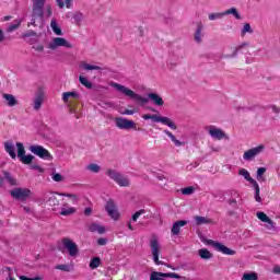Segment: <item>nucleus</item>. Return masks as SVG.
I'll list each match as a JSON object with an SVG mask.
<instances>
[{
    "label": "nucleus",
    "mask_w": 280,
    "mask_h": 280,
    "mask_svg": "<svg viewBox=\"0 0 280 280\" xmlns=\"http://www.w3.org/2000/svg\"><path fill=\"white\" fill-rule=\"evenodd\" d=\"M110 86H113V89H116V91H118L119 93H122V95H126V97H130V100H133V102H136L138 106H145V104H148L150 101L155 106H163L165 104L163 97H161V95H159L158 93H148L147 97H144L136 93L135 91L126 88L125 85L116 82H112Z\"/></svg>",
    "instance_id": "f257e3e1"
},
{
    "label": "nucleus",
    "mask_w": 280,
    "mask_h": 280,
    "mask_svg": "<svg viewBox=\"0 0 280 280\" xmlns=\"http://www.w3.org/2000/svg\"><path fill=\"white\" fill-rule=\"evenodd\" d=\"M47 0H32V20L30 25L36 27V21L43 23V19L45 16V3Z\"/></svg>",
    "instance_id": "f03ea898"
},
{
    "label": "nucleus",
    "mask_w": 280,
    "mask_h": 280,
    "mask_svg": "<svg viewBox=\"0 0 280 280\" xmlns=\"http://www.w3.org/2000/svg\"><path fill=\"white\" fill-rule=\"evenodd\" d=\"M142 119H144L145 121H148V119H151L155 124H163L164 126H168V128H171V130L178 129V126H176V124H174V121H172V119H170L168 117H165V116L144 114V115H142Z\"/></svg>",
    "instance_id": "7ed1b4c3"
},
{
    "label": "nucleus",
    "mask_w": 280,
    "mask_h": 280,
    "mask_svg": "<svg viewBox=\"0 0 280 280\" xmlns=\"http://www.w3.org/2000/svg\"><path fill=\"white\" fill-rule=\"evenodd\" d=\"M106 175L112 178V180H115L119 187H130V180L122 176L119 172L115 170H108Z\"/></svg>",
    "instance_id": "20e7f679"
},
{
    "label": "nucleus",
    "mask_w": 280,
    "mask_h": 280,
    "mask_svg": "<svg viewBox=\"0 0 280 280\" xmlns=\"http://www.w3.org/2000/svg\"><path fill=\"white\" fill-rule=\"evenodd\" d=\"M30 151L32 154H35V156H39V159H44L45 161H51L54 159L51 153L43 145H31Z\"/></svg>",
    "instance_id": "39448f33"
},
{
    "label": "nucleus",
    "mask_w": 280,
    "mask_h": 280,
    "mask_svg": "<svg viewBox=\"0 0 280 280\" xmlns=\"http://www.w3.org/2000/svg\"><path fill=\"white\" fill-rule=\"evenodd\" d=\"M15 145L18 149V158L20 159L21 163H24V165H31L32 161H34V155H25V145H23L22 142H16Z\"/></svg>",
    "instance_id": "423d86ee"
},
{
    "label": "nucleus",
    "mask_w": 280,
    "mask_h": 280,
    "mask_svg": "<svg viewBox=\"0 0 280 280\" xmlns=\"http://www.w3.org/2000/svg\"><path fill=\"white\" fill-rule=\"evenodd\" d=\"M115 126L116 128H119V130H132L137 128V124H135V121L125 117H116Z\"/></svg>",
    "instance_id": "0eeeda50"
},
{
    "label": "nucleus",
    "mask_w": 280,
    "mask_h": 280,
    "mask_svg": "<svg viewBox=\"0 0 280 280\" xmlns=\"http://www.w3.org/2000/svg\"><path fill=\"white\" fill-rule=\"evenodd\" d=\"M264 150H266V147L264 144L252 148L244 152L243 159H244V161H253V160H255V158L259 156V154H261V152H264Z\"/></svg>",
    "instance_id": "6e6552de"
},
{
    "label": "nucleus",
    "mask_w": 280,
    "mask_h": 280,
    "mask_svg": "<svg viewBox=\"0 0 280 280\" xmlns=\"http://www.w3.org/2000/svg\"><path fill=\"white\" fill-rule=\"evenodd\" d=\"M150 247L154 264H156V266H163V261L159 260V253H161V244H159V240L151 238Z\"/></svg>",
    "instance_id": "1a4fd4ad"
},
{
    "label": "nucleus",
    "mask_w": 280,
    "mask_h": 280,
    "mask_svg": "<svg viewBox=\"0 0 280 280\" xmlns=\"http://www.w3.org/2000/svg\"><path fill=\"white\" fill-rule=\"evenodd\" d=\"M10 194L15 200H27V198H30V196L32 195V190L19 187L11 190Z\"/></svg>",
    "instance_id": "9d476101"
},
{
    "label": "nucleus",
    "mask_w": 280,
    "mask_h": 280,
    "mask_svg": "<svg viewBox=\"0 0 280 280\" xmlns=\"http://www.w3.org/2000/svg\"><path fill=\"white\" fill-rule=\"evenodd\" d=\"M57 47H67V49H71L73 45L69 43V40L65 39V37H55L48 45V49L56 50Z\"/></svg>",
    "instance_id": "9b49d317"
},
{
    "label": "nucleus",
    "mask_w": 280,
    "mask_h": 280,
    "mask_svg": "<svg viewBox=\"0 0 280 280\" xmlns=\"http://www.w3.org/2000/svg\"><path fill=\"white\" fill-rule=\"evenodd\" d=\"M62 244L66 249H68V254L70 257H78V244L75 242L71 241L69 237L62 238Z\"/></svg>",
    "instance_id": "f8f14e48"
},
{
    "label": "nucleus",
    "mask_w": 280,
    "mask_h": 280,
    "mask_svg": "<svg viewBox=\"0 0 280 280\" xmlns=\"http://www.w3.org/2000/svg\"><path fill=\"white\" fill-rule=\"evenodd\" d=\"M208 244H210L211 246H213V248H215V250H218V253H222L223 255H235V250L226 247L224 244L215 242V241H208Z\"/></svg>",
    "instance_id": "ddd939ff"
},
{
    "label": "nucleus",
    "mask_w": 280,
    "mask_h": 280,
    "mask_svg": "<svg viewBox=\"0 0 280 280\" xmlns=\"http://www.w3.org/2000/svg\"><path fill=\"white\" fill-rule=\"evenodd\" d=\"M2 174H3V177H1L0 175V187H4L5 180L8 184L11 185V187H16V185H19V182H16V178L12 176V173L8 171H2Z\"/></svg>",
    "instance_id": "4468645a"
},
{
    "label": "nucleus",
    "mask_w": 280,
    "mask_h": 280,
    "mask_svg": "<svg viewBox=\"0 0 280 280\" xmlns=\"http://www.w3.org/2000/svg\"><path fill=\"white\" fill-rule=\"evenodd\" d=\"M105 211H107L112 220H119V211H117V206L115 205V201H113V199H109L106 202Z\"/></svg>",
    "instance_id": "2eb2a0df"
},
{
    "label": "nucleus",
    "mask_w": 280,
    "mask_h": 280,
    "mask_svg": "<svg viewBox=\"0 0 280 280\" xmlns=\"http://www.w3.org/2000/svg\"><path fill=\"white\" fill-rule=\"evenodd\" d=\"M208 132H209L210 137L212 139H217V141H222V139H224V137H226V135L223 132V130L220 128H217L215 126H210Z\"/></svg>",
    "instance_id": "dca6fc26"
},
{
    "label": "nucleus",
    "mask_w": 280,
    "mask_h": 280,
    "mask_svg": "<svg viewBox=\"0 0 280 280\" xmlns=\"http://www.w3.org/2000/svg\"><path fill=\"white\" fill-rule=\"evenodd\" d=\"M45 199H46V205H48L49 207H52V211H56V207L60 205V201L56 197V192L46 194Z\"/></svg>",
    "instance_id": "f3484780"
},
{
    "label": "nucleus",
    "mask_w": 280,
    "mask_h": 280,
    "mask_svg": "<svg viewBox=\"0 0 280 280\" xmlns=\"http://www.w3.org/2000/svg\"><path fill=\"white\" fill-rule=\"evenodd\" d=\"M2 97H3V100H5L7 106H9L11 108L14 106H18V104H19V101L12 94H3Z\"/></svg>",
    "instance_id": "a211bd4d"
},
{
    "label": "nucleus",
    "mask_w": 280,
    "mask_h": 280,
    "mask_svg": "<svg viewBox=\"0 0 280 280\" xmlns=\"http://www.w3.org/2000/svg\"><path fill=\"white\" fill-rule=\"evenodd\" d=\"M187 221L180 220L173 224V228L171 230L172 235H179L180 234V228L186 226Z\"/></svg>",
    "instance_id": "6ab92c4d"
},
{
    "label": "nucleus",
    "mask_w": 280,
    "mask_h": 280,
    "mask_svg": "<svg viewBox=\"0 0 280 280\" xmlns=\"http://www.w3.org/2000/svg\"><path fill=\"white\" fill-rule=\"evenodd\" d=\"M89 231H91V233H98L100 235H104V233H106V228L98 223H92L89 228Z\"/></svg>",
    "instance_id": "aec40b11"
},
{
    "label": "nucleus",
    "mask_w": 280,
    "mask_h": 280,
    "mask_svg": "<svg viewBox=\"0 0 280 280\" xmlns=\"http://www.w3.org/2000/svg\"><path fill=\"white\" fill-rule=\"evenodd\" d=\"M21 23H23V19H16L12 23L8 24V34H12V32L19 30V27H21Z\"/></svg>",
    "instance_id": "412c9836"
},
{
    "label": "nucleus",
    "mask_w": 280,
    "mask_h": 280,
    "mask_svg": "<svg viewBox=\"0 0 280 280\" xmlns=\"http://www.w3.org/2000/svg\"><path fill=\"white\" fill-rule=\"evenodd\" d=\"M163 132L164 135L170 137L171 141L174 143L176 148H182V145H185V142L176 139V136H174V133H172L170 130L165 129Z\"/></svg>",
    "instance_id": "4be33fe9"
},
{
    "label": "nucleus",
    "mask_w": 280,
    "mask_h": 280,
    "mask_svg": "<svg viewBox=\"0 0 280 280\" xmlns=\"http://www.w3.org/2000/svg\"><path fill=\"white\" fill-rule=\"evenodd\" d=\"M244 47H248V43L244 42L243 44L234 48V51L232 55H222L221 58H237V54H240V51H242Z\"/></svg>",
    "instance_id": "5701e85b"
},
{
    "label": "nucleus",
    "mask_w": 280,
    "mask_h": 280,
    "mask_svg": "<svg viewBox=\"0 0 280 280\" xmlns=\"http://www.w3.org/2000/svg\"><path fill=\"white\" fill-rule=\"evenodd\" d=\"M5 153L11 156V159H16V151L12 142H4Z\"/></svg>",
    "instance_id": "b1692460"
},
{
    "label": "nucleus",
    "mask_w": 280,
    "mask_h": 280,
    "mask_svg": "<svg viewBox=\"0 0 280 280\" xmlns=\"http://www.w3.org/2000/svg\"><path fill=\"white\" fill-rule=\"evenodd\" d=\"M238 176H243L245 178V180H247V183H250L252 185L257 183V180H255V179H253V177H250V173L246 168H241L238 171Z\"/></svg>",
    "instance_id": "393cba45"
},
{
    "label": "nucleus",
    "mask_w": 280,
    "mask_h": 280,
    "mask_svg": "<svg viewBox=\"0 0 280 280\" xmlns=\"http://www.w3.org/2000/svg\"><path fill=\"white\" fill-rule=\"evenodd\" d=\"M229 14H233L236 21H242V15L235 7H232L223 12V16H229Z\"/></svg>",
    "instance_id": "a878e982"
},
{
    "label": "nucleus",
    "mask_w": 280,
    "mask_h": 280,
    "mask_svg": "<svg viewBox=\"0 0 280 280\" xmlns=\"http://www.w3.org/2000/svg\"><path fill=\"white\" fill-rule=\"evenodd\" d=\"M50 27H51L54 34H56V36H62V28H60V26H58V22L56 21V19L51 20Z\"/></svg>",
    "instance_id": "bb28decb"
},
{
    "label": "nucleus",
    "mask_w": 280,
    "mask_h": 280,
    "mask_svg": "<svg viewBox=\"0 0 280 280\" xmlns=\"http://www.w3.org/2000/svg\"><path fill=\"white\" fill-rule=\"evenodd\" d=\"M82 69H84L85 71H104V69H106V68H102L100 66H93V65L83 62Z\"/></svg>",
    "instance_id": "cd10ccee"
},
{
    "label": "nucleus",
    "mask_w": 280,
    "mask_h": 280,
    "mask_svg": "<svg viewBox=\"0 0 280 280\" xmlns=\"http://www.w3.org/2000/svg\"><path fill=\"white\" fill-rule=\"evenodd\" d=\"M268 168L266 167H259L256 173V178L259 183H266V177H264V174H266Z\"/></svg>",
    "instance_id": "c85d7f7f"
},
{
    "label": "nucleus",
    "mask_w": 280,
    "mask_h": 280,
    "mask_svg": "<svg viewBox=\"0 0 280 280\" xmlns=\"http://www.w3.org/2000/svg\"><path fill=\"white\" fill-rule=\"evenodd\" d=\"M202 30H203V26H202V24H198V26H197V30H196V32H195V40L198 43V44H200V43H202Z\"/></svg>",
    "instance_id": "c756f323"
},
{
    "label": "nucleus",
    "mask_w": 280,
    "mask_h": 280,
    "mask_svg": "<svg viewBox=\"0 0 280 280\" xmlns=\"http://www.w3.org/2000/svg\"><path fill=\"white\" fill-rule=\"evenodd\" d=\"M43 106V94H37L34 98V110H40Z\"/></svg>",
    "instance_id": "7c9ffc66"
},
{
    "label": "nucleus",
    "mask_w": 280,
    "mask_h": 280,
    "mask_svg": "<svg viewBox=\"0 0 280 280\" xmlns=\"http://www.w3.org/2000/svg\"><path fill=\"white\" fill-rule=\"evenodd\" d=\"M69 97H73L74 100L80 97V94L77 92H65L62 94V101L65 102V104H67V102H69Z\"/></svg>",
    "instance_id": "2f4dec72"
},
{
    "label": "nucleus",
    "mask_w": 280,
    "mask_h": 280,
    "mask_svg": "<svg viewBox=\"0 0 280 280\" xmlns=\"http://www.w3.org/2000/svg\"><path fill=\"white\" fill-rule=\"evenodd\" d=\"M199 257H201V259H211L213 257V254H211V252H209V249L207 248H201L199 249Z\"/></svg>",
    "instance_id": "473e14b6"
},
{
    "label": "nucleus",
    "mask_w": 280,
    "mask_h": 280,
    "mask_svg": "<svg viewBox=\"0 0 280 280\" xmlns=\"http://www.w3.org/2000/svg\"><path fill=\"white\" fill-rule=\"evenodd\" d=\"M79 82L82 84V86H85V89H93V83L91 81L86 80V77L80 75Z\"/></svg>",
    "instance_id": "72a5a7b5"
},
{
    "label": "nucleus",
    "mask_w": 280,
    "mask_h": 280,
    "mask_svg": "<svg viewBox=\"0 0 280 280\" xmlns=\"http://www.w3.org/2000/svg\"><path fill=\"white\" fill-rule=\"evenodd\" d=\"M195 221L198 226L202 224H211V219H207L206 217H195Z\"/></svg>",
    "instance_id": "f704fd0d"
},
{
    "label": "nucleus",
    "mask_w": 280,
    "mask_h": 280,
    "mask_svg": "<svg viewBox=\"0 0 280 280\" xmlns=\"http://www.w3.org/2000/svg\"><path fill=\"white\" fill-rule=\"evenodd\" d=\"M73 21L75 25H82V21H84V14H82V12L74 13Z\"/></svg>",
    "instance_id": "c9c22d12"
},
{
    "label": "nucleus",
    "mask_w": 280,
    "mask_h": 280,
    "mask_svg": "<svg viewBox=\"0 0 280 280\" xmlns=\"http://www.w3.org/2000/svg\"><path fill=\"white\" fill-rule=\"evenodd\" d=\"M150 280H165V273L153 271L151 272Z\"/></svg>",
    "instance_id": "e433bc0d"
},
{
    "label": "nucleus",
    "mask_w": 280,
    "mask_h": 280,
    "mask_svg": "<svg viewBox=\"0 0 280 280\" xmlns=\"http://www.w3.org/2000/svg\"><path fill=\"white\" fill-rule=\"evenodd\" d=\"M100 264H102V259L100 257H94L90 261V268L95 270V268H100Z\"/></svg>",
    "instance_id": "4c0bfd02"
},
{
    "label": "nucleus",
    "mask_w": 280,
    "mask_h": 280,
    "mask_svg": "<svg viewBox=\"0 0 280 280\" xmlns=\"http://www.w3.org/2000/svg\"><path fill=\"white\" fill-rule=\"evenodd\" d=\"M253 187L255 189L254 198H255L256 202H261V196H259V184H257V182H256L253 184Z\"/></svg>",
    "instance_id": "58836bf2"
},
{
    "label": "nucleus",
    "mask_w": 280,
    "mask_h": 280,
    "mask_svg": "<svg viewBox=\"0 0 280 280\" xmlns=\"http://www.w3.org/2000/svg\"><path fill=\"white\" fill-rule=\"evenodd\" d=\"M58 196H63L65 198H71L73 205H75L79 200L78 195H73V194L59 192Z\"/></svg>",
    "instance_id": "ea45409f"
},
{
    "label": "nucleus",
    "mask_w": 280,
    "mask_h": 280,
    "mask_svg": "<svg viewBox=\"0 0 280 280\" xmlns=\"http://www.w3.org/2000/svg\"><path fill=\"white\" fill-rule=\"evenodd\" d=\"M51 179H52L55 183H62V180H65V177H63L62 174H60V173L52 172V173H51Z\"/></svg>",
    "instance_id": "a19ab883"
},
{
    "label": "nucleus",
    "mask_w": 280,
    "mask_h": 280,
    "mask_svg": "<svg viewBox=\"0 0 280 280\" xmlns=\"http://www.w3.org/2000/svg\"><path fill=\"white\" fill-rule=\"evenodd\" d=\"M75 208H68V209H65L62 208L61 211H60V215H73V213H75Z\"/></svg>",
    "instance_id": "79ce46f5"
},
{
    "label": "nucleus",
    "mask_w": 280,
    "mask_h": 280,
    "mask_svg": "<svg viewBox=\"0 0 280 280\" xmlns=\"http://www.w3.org/2000/svg\"><path fill=\"white\" fill-rule=\"evenodd\" d=\"M86 170H89L90 172H93V174H97L100 173L101 167L97 164L92 163L86 166Z\"/></svg>",
    "instance_id": "37998d69"
},
{
    "label": "nucleus",
    "mask_w": 280,
    "mask_h": 280,
    "mask_svg": "<svg viewBox=\"0 0 280 280\" xmlns=\"http://www.w3.org/2000/svg\"><path fill=\"white\" fill-rule=\"evenodd\" d=\"M256 215H257L258 220H260V222H269V220H270L268 214L265 212H257Z\"/></svg>",
    "instance_id": "c03bdc74"
},
{
    "label": "nucleus",
    "mask_w": 280,
    "mask_h": 280,
    "mask_svg": "<svg viewBox=\"0 0 280 280\" xmlns=\"http://www.w3.org/2000/svg\"><path fill=\"white\" fill-rule=\"evenodd\" d=\"M194 191H196V188H194V186H188V187L182 189V194L184 196H191V194H194Z\"/></svg>",
    "instance_id": "a18cd8bd"
},
{
    "label": "nucleus",
    "mask_w": 280,
    "mask_h": 280,
    "mask_svg": "<svg viewBox=\"0 0 280 280\" xmlns=\"http://www.w3.org/2000/svg\"><path fill=\"white\" fill-rule=\"evenodd\" d=\"M224 16V12L221 13H210L208 15L209 21H215L218 19H222Z\"/></svg>",
    "instance_id": "49530a36"
},
{
    "label": "nucleus",
    "mask_w": 280,
    "mask_h": 280,
    "mask_svg": "<svg viewBox=\"0 0 280 280\" xmlns=\"http://www.w3.org/2000/svg\"><path fill=\"white\" fill-rule=\"evenodd\" d=\"M258 277L255 272L244 273L242 280H257Z\"/></svg>",
    "instance_id": "de8ad7c7"
},
{
    "label": "nucleus",
    "mask_w": 280,
    "mask_h": 280,
    "mask_svg": "<svg viewBox=\"0 0 280 280\" xmlns=\"http://www.w3.org/2000/svg\"><path fill=\"white\" fill-rule=\"evenodd\" d=\"M244 34H253V27H250L249 23H245L242 30V36H244Z\"/></svg>",
    "instance_id": "09e8293b"
},
{
    "label": "nucleus",
    "mask_w": 280,
    "mask_h": 280,
    "mask_svg": "<svg viewBox=\"0 0 280 280\" xmlns=\"http://www.w3.org/2000/svg\"><path fill=\"white\" fill-rule=\"evenodd\" d=\"M56 270H62V272H71V266L69 265H57Z\"/></svg>",
    "instance_id": "8fccbe9b"
},
{
    "label": "nucleus",
    "mask_w": 280,
    "mask_h": 280,
    "mask_svg": "<svg viewBox=\"0 0 280 280\" xmlns=\"http://www.w3.org/2000/svg\"><path fill=\"white\" fill-rule=\"evenodd\" d=\"M143 213H145V210H144V209H141V210L137 211V212L131 217L132 222H137V220H139V217L143 215Z\"/></svg>",
    "instance_id": "3c124183"
},
{
    "label": "nucleus",
    "mask_w": 280,
    "mask_h": 280,
    "mask_svg": "<svg viewBox=\"0 0 280 280\" xmlns=\"http://www.w3.org/2000/svg\"><path fill=\"white\" fill-rule=\"evenodd\" d=\"M265 228L268 230V231H275V222L269 219V221H265Z\"/></svg>",
    "instance_id": "603ef678"
},
{
    "label": "nucleus",
    "mask_w": 280,
    "mask_h": 280,
    "mask_svg": "<svg viewBox=\"0 0 280 280\" xmlns=\"http://www.w3.org/2000/svg\"><path fill=\"white\" fill-rule=\"evenodd\" d=\"M165 279H180V276L178 273L168 272L164 275Z\"/></svg>",
    "instance_id": "864d4df0"
},
{
    "label": "nucleus",
    "mask_w": 280,
    "mask_h": 280,
    "mask_svg": "<svg viewBox=\"0 0 280 280\" xmlns=\"http://www.w3.org/2000/svg\"><path fill=\"white\" fill-rule=\"evenodd\" d=\"M32 36H36L35 31H27L26 33L23 34L24 38H32Z\"/></svg>",
    "instance_id": "5fc2aeb1"
},
{
    "label": "nucleus",
    "mask_w": 280,
    "mask_h": 280,
    "mask_svg": "<svg viewBox=\"0 0 280 280\" xmlns=\"http://www.w3.org/2000/svg\"><path fill=\"white\" fill-rule=\"evenodd\" d=\"M269 108H271L272 113H275L276 115L280 114V107H278L277 105H270Z\"/></svg>",
    "instance_id": "6e6d98bb"
},
{
    "label": "nucleus",
    "mask_w": 280,
    "mask_h": 280,
    "mask_svg": "<svg viewBox=\"0 0 280 280\" xmlns=\"http://www.w3.org/2000/svg\"><path fill=\"white\" fill-rule=\"evenodd\" d=\"M228 202H229L230 207L237 209V200L236 199H229Z\"/></svg>",
    "instance_id": "4d7b16f0"
},
{
    "label": "nucleus",
    "mask_w": 280,
    "mask_h": 280,
    "mask_svg": "<svg viewBox=\"0 0 280 280\" xmlns=\"http://www.w3.org/2000/svg\"><path fill=\"white\" fill-rule=\"evenodd\" d=\"M21 280H43L42 277L27 278L26 276H20Z\"/></svg>",
    "instance_id": "13d9d810"
},
{
    "label": "nucleus",
    "mask_w": 280,
    "mask_h": 280,
    "mask_svg": "<svg viewBox=\"0 0 280 280\" xmlns=\"http://www.w3.org/2000/svg\"><path fill=\"white\" fill-rule=\"evenodd\" d=\"M33 49H35V51H45V47L40 44L33 46Z\"/></svg>",
    "instance_id": "bf43d9fd"
},
{
    "label": "nucleus",
    "mask_w": 280,
    "mask_h": 280,
    "mask_svg": "<svg viewBox=\"0 0 280 280\" xmlns=\"http://www.w3.org/2000/svg\"><path fill=\"white\" fill-rule=\"evenodd\" d=\"M107 242H108V241H107L106 238H98V240H97L98 246H106Z\"/></svg>",
    "instance_id": "052dcab7"
},
{
    "label": "nucleus",
    "mask_w": 280,
    "mask_h": 280,
    "mask_svg": "<svg viewBox=\"0 0 280 280\" xmlns=\"http://www.w3.org/2000/svg\"><path fill=\"white\" fill-rule=\"evenodd\" d=\"M120 115H135V109H125Z\"/></svg>",
    "instance_id": "680f3d73"
},
{
    "label": "nucleus",
    "mask_w": 280,
    "mask_h": 280,
    "mask_svg": "<svg viewBox=\"0 0 280 280\" xmlns=\"http://www.w3.org/2000/svg\"><path fill=\"white\" fill-rule=\"evenodd\" d=\"M51 14H54L51 7L50 5L46 7V16L49 19V16H51Z\"/></svg>",
    "instance_id": "e2e57ef3"
},
{
    "label": "nucleus",
    "mask_w": 280,
    "mask_h": 280,
    "mask_svg": "<svg viewBox=\"0 0 280 280\" xmlns=\"http://www.w3.org/2000/svg\"><path fill=\"white\" fill-rule=\"evenodd\" d=\"M31 170H37V172H40V173L44 172L43 167H40L39 165H36V164L31 165Z\"/></svg>",
    "instance_id": "0e129e2a"
},
{
    "label": "nucleus",
    "mask_w": 280,
    "mask_h": 280,
    "mask_svg": "<svg viewBox=\"0 0 280 280\" xmlns=\"http://www.w3.org/2000/svg\"><path fill=\"white\" fill-rule=\"evenodd\" d=\"M56 3L58 5V8H60V10H62V8H65V1L63 0H56Z\"/></svg>",
    "instance_id": "69168bd1"
},
{
    "label": "nucleus",
    "mask_w": 280,
    "mask_h": 280,
    "mask_svg": "<svg viewBox=\"0 0 280 280\" xmlns=\"http://www.w3.org/2000/svg\"><path fill=\"white\" fill-rule=\"evenodd\" d=\"M92 213H93V209H91V208H85V209H84V215L89 217V215H91Z\"/></svg>",
    "instance_id": "338daca9"
},
{
    "label": "nucleus",
    "mask_w": 280,
    "mask_h": 280,
    "mask_svg": "<svg viewBox=\"0 0 280 280\" xmlns=\"http://www.w3.org/2000/svg\"><path fill=\"white\" fill-rule=\"evenodd\" d=\"M103 108H113V103H103Z\"/></svg>",
    "instance_id": "774afa93"
}]
</instances>
